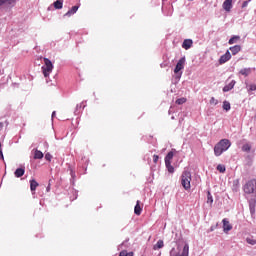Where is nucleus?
I'll return each instance as SVG.
<instances>
[{"mask_svg": "<svg viewBox=\"0 0 256 256\" xmlns=\"http://www.w3.org/2000/svg\"><path fill=\"white\" fill-rule=\"evenodd\" d=\"M165 246L163 240H158L157 243L153 246L154 251H157L158 249H163Z\"/></svg>", "mask_w": 256, "mask_h": 256, "instance_id": "21", "label": "nucleus"}, {"mask_svg": "<svg viewBox=\"0 0 256 256\" xmlns=\"http://www.w3.org/2000/svg\"><path fill=\"white\" fill-rule=\"evenodd\" d=\"M15 5V0H0V7H13Z\"/></svg>", "mask_w": 256, "mask_h": 256, "instance_id": "10", "label": "nucleus"}, {"mask_svg": "<svg viewBox=\"0 0 256 256\" xmlns=\"http://www.w3.org/2000/svg\"><path fill=\"white\" fill-rule=\"evenodd\" d=\"M134 253L133 252H127V250H122L120 253H119V256H133Z\"/></svg>", "mask_w": 256, "mask_h": 256, "instance_id": "32", "label": "nucleus"}, {"mask_svg": "<svg viewBox=\"0 0 256 256\" xmlns=\"http://www.w3.org/2000/svg\"><path fill=\"white\" fill-rule=\"evenodd\" d=\"M37 187H39V183L35 180H30V190L32 193L37 189Z\"/></svg>", "mask_w": 256, "mask_h": 256, "instance_id": "22", "label": "nucleus"}, {"mask_svg": "<svg viewBox=\"0 0 256 256\" xmlns=\"http://www.w3.org/2000/svg\"><path fill=\"white\" fill-rule=\"evenodd\" d=\"M240 39H241V36H237V35L232 36V37L229 39L228 44H229V45H235V43H239Z\"/></svg>", "mask_w": 256, "mask_h": 256, "instance_id": "18", "label": "nucleus"}, {"mask_svg": "<svg viewBox=\"0 0 256 256\" xmlns=\"http://www.w3.org/2000/svg\"><path fill=\"white\" fill-rule=\"evenodd\" d=\"M190 47H193V40L185 39L182 43V48L187 51Z\"/></svg>", "mask_w": 256, "mask_h": 256, "instance_id": "12", "label": "nucleus"}, {"mask_svg": "<svg viewBox=\"0 0 256 256\" xmlns=\"http://www.w3.org/2000/svg\"><path fill=\"white\" fill-rule=\"evenodd\" d=\"M23 175H25V166L17 168L14 172V177H16L17 179L23 177Z\"/></svg>", "mask_w": 256, "mask_h": 256, "instance_id": "11", "label": "nucleus"}, {"mask_svg": "<svg viewBox=\"0 0 256 256\" xmlns=\"http://www.w3.org/2000/svg\"><path fill=\"white\" fill-rule=\"evenodd\" d=\"M125 245V242L120 245V247H123Z\"/></svg>", "mask_w": 256, "mask_h": 256, "instance_id": "43", "label": "nucleus"}, {"mask_svg": "<svg viewBox=\"0 0 256 256\" xmlns=\"http://www.w3.org/2000/svg\"><path fill=\"white\" fill-rule=\"evenodd\" d=\"M222 7H223L224 11L229 13V11H231V9H233V0H225L222 4Z\"/></svg>", "mask_w": 256, "mask_h": 256, "instance_id": "8", "label": "nucleus"}, {"mask_svg": "<svg viewBox=\"0 0 256 256\" xmlns=\"http://www.w3.org/2000/svg\"><path fill=\"white\" fill-rule=\"evenodd\" d=\"M248 245H256V240L253 238H246Z\"/></svg>", "mask_w": 256, "mask_h": 256, "instance_id": "35", "label": "nucleus"}, {"mask_svg": "<svg viewBox=\"0 0 256 256\" xmlns=\"http://www.w3.org/2000/svg\"><path fill=\"white\" fill-rule=\"evenodd\" d=\"M207 203L211 206L213 205V195H211V191L207 192Z\"/></svg>", "mask_w": 256, "mask_h": 256, "instance_id": "29", "label": "nucleus"}, {"mask_svg": "<svg viewBox=\"0 0 256 256\" xmlns=\"http://www.w3.org/2000/svg\"><path fill=\"white\" fill-rule=\"evenodd\" d=\"M183 69H185V57L180 58L174 68V77L176 81H179L181 79V76L183 75Z\"/></svg>", "mask_w": 256, "mask_h": 256, "instance_id": "2", "label": "nucleus"}, {"mask_svg": "<svg viewBox=\"0 0 256 256\" xmlns=\"http://www.w3.org/2000/svg\"><path fill=\"white\" fill-rule=\"evenodd\" d=\"M249 1H251V0L244 1V2L242 3V9H245V7H247V5H249Z\"/></svg>", "mask_w": 256, "mask_h": 256, "instance_id": "39", "label": "nucleus"}, {"mask_svg": "<svg viewBox=\"0 0 256 256\" xmlns=\"http://www.w3.org/2000/svg\"><path fill=\"white\" fill-rule=\"evenodd\" d=\"M231 147V141L229 139H222L214 146V154L216 157H221L225 151Z\"/></svg>", "mask_w": 256, "mask_h": 256, "instance_id": "1", "label": "nucleus"}, {"mask_svg": "<svg viewBox=\"0 0 256 256\" xmlns=\"http://www.w3.org/2000/svg\"><path fill=\"white\" fill-rule=\"evenodd\" d=\"M181 185L185 189V191H189L191 189V172L184 171L181 175Z\"/></svg>", "mask_w": 256, "mask_h": 256, "instance_id": "3", "label": "nucleus"}, {"mask_svg": "<svg viewBox=\"0 0 256 256\" xmlns=\"http://www.w3.org/2000/svg\"><path fill=\"white\" fill-rule=\"evenodd\" d=\"M231 60V52L227 50L224 55H222L219 59V64L223 65L224 63H227V61Z\"/></svg>", "mask_w": 256, "mask_h": 256, "instance_id": "7", "label": "nucleus"}, {"mask_svg": "<svg viewBox=\"0 0 256 256\" xmlns=\"http://www.w3.org/2000/svg\"><path fill=\"white\" fill-rule=\"evenodd\" d=\"M43 157V152L37 149L34 151V159H43Z\"/></svg>", "mask_w": 256, "mask_h": 256, "instance_id": "25", "label": "nucleus"}, {"mask_svg": "<svg viewBox=\"0 0 256 256\" xmlns=\"http://www.w3.org/2000/svg\"><path fill=\"white\" fill-rule=\"evenodd\" d=\"M86 163L88 164V163H89V160H86Z\"/></svg>", "mask_w": 256, "mask_h": 256, "instance_id": "46", "label": "nucleus"}, {"mask_svg": "<svg viewBox=\"0 0 256 256\" xmlns=\"http://www.w3.org/2000/svg\"><path fill=\"white\" fill-rule=\"evenodd\" d=\"M183 103H187V98H179L176 100L177 105H183Z\"/></svg>", "mask_w": 256, "mask_h": 256, "instance_id": "33", "label": "nucleus"}, {"mask_svg": "<svg viewBox=\"0 0 256 256\" xmlns=\"http://www.w3.org/2000/svg\"><path fill=\"white\" fill-rule=\"evenodd\" d=\"M171 119H175V116H172Z\"/></svg>", "mask_w": 256, "mask_h": 256, "instance_id": "44", "label": "nucleus"}, {"mask_svg": "<svg viewBox=\"0 0 256 256\" xmlns=\"http://www.w3.org/2000/svg\"><path fill=\"white\" fill-rule=\"evenodd\" d=\"M170 256H189V244H185L182 250L181 247L172 248Z\"/></svg>", "mask_w": 256, "mask_h": 256, "instance_id": "4", "label": "nucleus"}, {"mask_svg": "<svg viewBox=\"0 0 256 256\" xmlns=\"http://www.w3.org/2000/svg\"><path fill=\"white\" fill-rule=\"evenodd\" d=\"M45 159H46V161H51V159H53V156L51 154L47 153L45 155Z\"/></svg>", "mask_w": 256, "mask_h": 256, "instance_id": "37", "label": "nucleus"}, {"mask_svg": "<svg viewBox=\"0 0 256 256\" xmlns=\"http://www.w3.org/2000/svg\"><path fill=\"white\" fill-rule=\"evenodd\" d=\"M248 93H251V91H256V84H250L247 86Z\"/></svg>", "mask_w": 256, "mask_h": 256, "instance_id": "34", "label": "nucleus"}, {"mask_svg": "<svg viewBox=\"0 0 256 256\" xmlns=\"http://www.w3.org/2000/svg\"><path fill=\"white\" fill-rule=\"evenodd\" d=\"M86 107L87 105H85V102H81L80 104H77L75 109V115L79 113V109H85Z\"/></svg>", "mask_w": 256, "mask_h": 256, "instance_id": "24", "label": "nucleus"}, {"mask_svg": "<svg viewBox=\"0 0 256 256\" xmlns=\"http://www.w3.org/2000/svg\"><path fill=\"white\" fill-rule=\"evenodd\" d=\"M42 72L44 77H49L53 73V62L48 58H44V65L42 66Z\"/></svg>", "mask_w": 256, "mask_h": 256, "instance_id": "5", "label": "nucleus"}, {"mask_svg": "<svg viewBox=\"0 0 256 256\" xmlns=\"http://www.w3.org/2000/svg\"><path fill=\"white\" fill-rule=\"evenodd\" d=\"M70 175H71V180L70 182L72 183V185H75V179L77 177V175L75 174L74 170L70 168Z\"/></svg>", "mask_w": 256, "mask_h": 256, "instance_id": "28", "label": "nucleus"}, {"mask_svg": "<svg viewBox=\"0 0 256 256\" xmlns=\"http://www.w3.org/2000/svg\"><path fill=\"white\" fill-rule=\"evenodd\" d=\"M0 159L3 161L5 157L3 156V149H1V143H0Z\"/></svg>", "mask_w": 256, "mask_h": 256, "instance_id": "38", "label": "nucleus"}, {"mask_svg": "<svg viewBox=\"0 0 256 256\" xmlns=\"http://www.w3.org/2000/svg\"><path fill=\"white\" fill-rule=\"evenodd\" d=\"M139 203H140V201L138 200V201L136 202L135 207H134V213H135V215H141V212L143 211V209L141 208V205H140Z\"/></svg>", "mask_w": 256, "mask_h": 256, "instance_id": "20", "label": "nucleus"}, {"mask_svg": "<svg viewBox=\"0 0 256 256\" xmlns=\"http://www.w3.org/2000/svg\"><path fill=\"white\" fill-rule=\"evenodd\" d=\"M236 83L237 82L235 80H232L229 84H227L223 87V92L228 93V91H231L233 89V87H235Z\"/></svg>", "mask_w": 256, "mask_h": 256, "instance_id": "14", "label": "nucleus"}, {"mask_svg": "<svg viewBox=\"0 0 256 256\" xmlns=\"http://www.w3.org/2000/svg\"><path fill=\"white\" fill-rule=\"evenodd\" d=\"M3 126V124L2 123H0V127H2Z\"/></svg>", "mask_w": 256, "mask_h": 256, "instance_id": "45", "label": "nucleus"}, {"mask_svg": "<svg viewBox=\"0 0 256 256\" xmlns=\"http://www.w3.org/2000/svg\"><path fill=\"white\" fill-rule=\"evenodd\" d=\"M79 11V6H73L70 10L67 11V13L64 14V17H71L72 15H75Z\"/></svg>", "mask_w": 256, "mask_h": 256, "instance_id": "13", "label": "nucleus"}, {"mask_svg": "<svg viewBox=\"0 0 256 256\" xmlns=\"http://www.w3.org/2000/svg\"><path fill=\"white\" fill-rule=\"evenodd\" d=\"M50 190V187L48 186L47 188H46V191H49Z\"/></svg>", "mask_w": 256, "mask_h": 256, "instance_id": "42", "label": "nucleus"}, {"mask_svg": "<svg viewBox=\"0 0 256 256\" xmlns=\"http://www.w3.org/2000/svg\"><path fill=\"white\" fill-rule=\"evenodd\" d=\"M229 51H231L232 55H237V53L241 52V45L232 46Z\"/></svg>", "mask_w": 256, "mask_h": 256, "instance_id": "17", "label": "nucleus"}, {"mask_svg": "<svg viewBox=\"0 0 256 256\" xmlns=\"http://www.w3.org/2000/svg\"><path fill=\"white\" fill-rule=\"evenodd\" d=\"M242 151H244L245 153H249V151H251V145L250 144H244L242 146Z\"/></svg>", "mask_w": 256, "mask_h": 256, "instance_id": "31", "label": "nucleus"}, {"mask_svg": "<svg viewBox=\"0 0 256 256\" xmlns=\"http://www.w3.org/2000/svg\"><path fill=\"white\" fill-rule=\"evenodd\" d=\"M222 223H223L224 233H229V231H231V229H233V225H231V223H229V220H227L226 218H224L222 220Z\"/></svg>", "mask_w": 256, "mask_h": 256, "instance_id": "9", "label": "nucleus"}, {"mask_svg": "<svg viewBox=\"0 0 256 256\" xmlns=\"http://www.w3.org/2000/svg\"><path fill=\"white\" fill-rule=\"evenodd\" d=\"M244 189V193H248L249 195L251 193H255L256 192V180L252 179L249 180L243 187Z\"/></svg>", "mask_w": 256, "mask_h": 256, "instance_id": "6", "label": "nucleus"}, {"mask_svg": "<svg viewBox=\"0 0 256 256\" xmlns=\"http://www.w3.org/2000/svg\"><path fill=\"white\" fill-rule=\"evenodd\" d=\"M222 107L224 111H231V103H229V101H224Z\"/></svg>", "mask_w": 256, "mask_h": 256, "instance_id": "27", "label": "nucleus"}, {"mask_svg": "<svg viewBox=\"0 0 256 256\" xmlns=\"http://www.w3.org/2000/svg\"><path fill=\"white\" fill-rule=\"evenodd\" d=\"M166 169H168V173H175V168L171 165V162H165Z\"/></svg>", "mask_w": 256, "mask_h": 256, "instance_id": "26", "label": "nucleus"}, {"mask_svg": "<svg viewBox=\"0 0 256 256\" xmlns=\"http://www.w3.org/2000/svg\"><path fill=\"white\" fill-rule=\"evenodd\" d=\"M53 6L55 9H63V0H56Z\"/></svg>", "mask_w": 256, "mask_h": 256, "instance_id": "23", "label": "nucleus"}, {"mask_svg": "<svg viewBox=\"0 0 256 256\" xmlns=\"http://www.w3.org/2000/svg\"><path fill=\"white\" fill-rule=\"evenodd\" d=\"M219 104V100L215 99V97H212L210 99V105H218Z\"/></svg>", "mask_w": 256, "mask_h": 256, "instance_id": "36", "label": "nucleus"}, {"mask_svg": "<svg viewBox=\"0 0 256 256\" xmlns=\"http://www.w3.org/2000/svg\"><path fill=\"white\" fill-rule=\"evenodd\" d=\"M175 153H177L176 149H172L165 157V163L171 162V159H173Z\"/></svg>", "mask_w": 256, "mask_h": 256, "instance_id": "15", "label": "nucleus"}, {"mask_svg": "<svg viewBox=\"0 0 256 256\" xmlns=\"http://www.w3.org/2000/svg\"><path fill=\"white\" fill-rule=\"evenodd\" d=\"M255 203H256L255 198H251L249 200V209H250L251 215H255Z\"/></svg>", "mask_w": 256, "mask_h": 256, "instance_id": "16", "label": "nucleus"}, {"mask_svg": "<svg viewBox=\"0 0 256 256\" xmlns=\"http://www.w3.org/2000/svg\"><path fill=\"white\" fill-rule=\"evenodd\" d=\"M55 115H56V112L53 111V112H52V119L55 118Z\"/></svg>", "mask_w": 256, "mask_h": 256, "instance_id": "41", "label": "nucleus"}, {"mask_svg": "<svg viewBox=\"0 0 256 256\" xmlns=\"http://www.w3.org/2000/svg\"><path fill=\"white\" fill-rule=\"evenodd\" d=\"M217 171H219V173H225V171H227V169L225 168V165L223 164H219L217 167H216Z\"/></svg>", "mask_w": 256, "mask_h": 256, "instance_id": "30", "label": "nucleus"}, {"mask_svg": "<svg viewBox=\"0 0 256 256\" xmlns=\"http://www.w3.org/2000/svg\"><path fill=\"white\" fill-rule=\"evenodd\" d=\"M159 161V156L153 155V162L157 163Z\"/></svg>", "mask_w": 256, "mask_h": 256, "instance_id": "40", "label": "nucleus"}, {"mask_svg": "<svg viewBox=\"0 0 256 256\" xmlns=\"http://www.w3.org/2000/svg\"><path fill=\"white\" fill-rule=\"evenodd\" d=\"M240 75H243V77H249L251 75V68H243L239 71Z\"/></svg>", "mask_w": 256, "mask_h": 256, "instance_id": "19", "label": "nucleus"}]
</instances>
